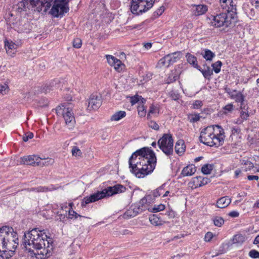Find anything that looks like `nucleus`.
Returning a JSON list of instances; mask_svg holds the SVG:
<instances>
[{"instance_id": "obj_23", "label": "nucleus", "mask_w": 259, "mask_h": 259, "mask_svg": "<svg viewBox=\"0 0 259 259\" xmlns=\"http://www.w3.org/2000/svg\"><path fill=\"white\" fill-rule=\"evenodd\" d=\"M203 68H202L200 66L199 69L198 70L202 73L205 78L209 79L213 74L212 70L208 66L206 65V64H203Z\"/></svg>"}, {"instance_id": "obj_14", "label": "nucleus", "mask_w": 259, "mask_h": 259, "mask_svg": "<svg viewBox=\"0 0 259 259\" xmlns=\"http://www.w3.org/2000/svg\"><path fill=\"white\" fill-rule=\"evenodd\" d=\"M106 58L108 64L110 66H113L117 72H120L124 69L125 65L119 59L112 55H106Z\"/></svg>"}, {"instance_id": "obj_9", "label": "nucleus", "mask_w": 259, "mask_h": 259, "mask_svg": "<svg viewBox=\"0 0 259 259\" xmlns=\"http://www.w3.org/2000/svg\"><path fill=\"white\" fill-rule=\"evenodd\" d=\"M160 149L167 156L173 154L174 140L171 134H164L157 142Z\"/></svg>"}, {"instance_id": "obj_42", "label": "nucleus", "mask_w": 259, "mask_h": 259, "mask_svg": "<svg viewBox=\"0 0 259 259\" xmlns=\"http://www.w3.org/2000/svg\"><path fill=\"white\" fill-rule=\"evenodd\" d=\"M214 225L216 227H221L224 223V219L220 217H215L212 219Z\"/></svg>"}, {"instance_id": "obj_54", "label": "nucleus", "mask_w": 259, "mask_h": 259, "mask_svg": "<svg viewBox=\"0 0 259 259\" xmlns=\"http://www.w3.org/2000/svg\"><path fill=\"white\" fill-rule=\"evenodd\" d=\"M9 91V87L7 85L5 84L0 87V93L2 95L7 94Z\"/></svg>"}, {"instance_id": "obj_34", "label": "nucleus", "mask_w": 259, "mask_h": 259, "mask_svg": "<svg viewBox=\"0 0 259 259\" xmlns=\"http://www.w3.org/2000/svg\"><path fill=\"white\" fill-rule=\"evenodd\" d=\"M158 65L160 67L164 66L168 67L170 65H171L170 63V59H169L168 55L160 59L158 62Z\"/></svg>"}, {"instance_id": "obj_11", "label": "nucleus", "mask_w": 259, "mask_h": 259, "mask_svg": "<svg viewBox=\"0 0 259 259\" xmlns=\"http://www.w3.org/2000/svg\"><path fill=\"white\" fill-rule=\"evenodd\" d=\"M220 7L226 12H231V17L237 14L236 5L233 0H219Z\"/></svg>"}, {"instance_id": "obj_64", "label": "nucleus", "mask_w": 259, "mask_h": 259, "mask_svg": "<svg viewBox=\"0 0 259 259\" xmlns=\"http://www.w3.org/2000/svg\"><path fill=\"white\" fill-rule=\"evenodd\" d=\"M228 215L232 218L238 217L239 215V213L237 211H232L229 213Z\"/></svg>"}, {"instance_id": "obj_29", "label": "nucleus", "mask_w": 259, "mask_h": 259, "mask_svg": "<svg viewBox=\"0 0 259 259\" xmlns=\"http://www.w3.org/2000/svg\"><path fill=\"white\" fill-rule=\"evenodd\" d=\"M126 112L124 111H118L114 113L110 118L111 121H117L124 118L126 116Z\"/></svg>"}, {"instance_id": "obj_19", "label": "nucleus", "mask_w": 259, "mask_h": 259, "mask_svg": "<svg viewBox=\"0 0 259 259\" xmlns=\"http://www.w3.org/2000/svg\"><path fill=\"white\" fill-rule=\"evenodd\" d=\"M57 206L56 205H55L53 206V209L49 208L46 210H43L40 212L39 215L46 219H51L56 214V212L54 211V209H56L55 208Z\"/></svg>"}, {"instance_id": "obj_26", "label": "nucleus", "mask_w": 259, "mask_h": 259, "mask_svg": "<svg viewBox=\"0 0 259 259\" xmlns=\"http://www.w3.org/2000/svg\"><path fill=\"white\" fill-rule=\"evenodd\" d=\"M249 116L247 107L246 105L245 109H241L240 118L236 119L235 123L237 124H241L244 120H247Z\"/></svg>"}, {"instance_id": "obj_21", "label": "nucleus", "mask_w": 259, "mask_h": 259, "mask_svg": "<svg viewBox=\"0 0 259 259\" xmlns=\"http://www.w3.org/2000/svg\"><path fill=\"white\" fill-rule=\"evenodd\" d=\"M175 151L179 155H182L185 151L186 146L183 140H179L176 143Z\"/></svg>"}, {"instance_id": "obj_49", "label": "nucleus", "mask_w": 259, "mask_h": 259, "mask_svg": "<svg viewBox=\"0 0 259 259\" xmlns=\"http://www.w3.org/2000/svg\"><path fill=\"white\" fill-rule=\"evenodd\" d=\"M72 154L74 156H81L82 153L80 150L77 147H73L71 150Z\"/></svg>"}, {"instance_id": "obj_13", "label": "nucleus", "mask_w": 259, "mask_h": 259, "mask_svg": "<svg viewBox=\"0 0 259 259\" xmlns=\"http://www.w3.org/2000/svg\"><path fill=\"white\" fill-rule=\"evenodd\" d=\"M102 103V96L97 94H93L89 99L88 109L90 110L97 109L101 106Z\"/></svg>"}, {"instance_id": "obj_25", "label": "nucleus", "mask_w": 259, "mask_h": 259, "mask_svg": "<svg viewBox=\"0 0 259 259\" xmlns=\"http://www.w3.org/2000/svg\"><path fill=\"white\" fill-rule=\"evenodd\" d=\"M54 159L51 158H42L40 157V160L37 161L36 163L37 166L43 167L52 165L54 164Z\"/></svg>"}, {"instance_id": "obj_32", "label": "nucleus", "mask_w": 259, "mask_h": 259, "mask_svg": "<svg viewBox=\"0 0 259 259\" xmlns=\"http://www.w3.org/2000/svg\"><path fill=\"white\" fill-rule=\"evenodd\" d=\"M59 80L56 79L52 81L49 85L45 86L44 90L46 93L49 92L51 90H54V89H58L60 87L58 83Z\"/></svg>"}, {"instance_id": "obj_59", "label": "nucleus", "mask_w": 259, "mask_h": 259, "mask_svg": "<svg viewBox=\"0 0 259 259\" xmlns=\"http://www.w3.org/2000/svg\"><path fill=\"white\" fill-rule=\"evenodd\" d=\"M213 236V235L212 234V233L211 232H208L205 234L204 237V240L206 242H209L211 240Z\"/></svg>"}, {"instance_id": "obj_28", "label": "nucleus", "mask_w": 259, "mask_h": 259, "mask_svg": "<svg viewBox=\"0 0 259 259\" xmlns=\"http://www.w3.org/2000/svg\"><path fill=\"white\" fill-rule=\"evenodd\" d=\"M187 62L192 65L194 68L197 69H199L200 66L197 64V60L196 57L189 53H187L186 55Z\"/></svg>"}, {"instance_id": "obj_50", "label": "nucleus", "mask_w": 259, "mask_h": 259, "mask_svg": "<svg viewBox=\"0 0 259 259\" xmlns=\"http://www.w3.org/2000/svg\"><path fill=\"white\" fill-rule=\"evenodd\" d=\"M248 255L252 258H259V252L256 250H251L249 252Z\"/></svg>"}, {"instance_id": "obj_37", "label": "nucleus", "mask_w": 259, "mask_h": 259, "mask_svg": "<svg viewBox=\"0 0 259 259\" xmlns=\"http://www.w3.org/2000/svg\"><path fill=\"white\" fill-rule=\"evenodd\" d=\"M165 186L164 184L152 192V195L154 198L158 197L164 193Z\"/></svg>"}, {"instance_id": "obj_8", "label": "nucleus", "mask_w": 259, "mask_h": 259, "mask_svg": "<svg viewBox=\"0 0 259 259\" xmlns=\"http://www.w3.org/2000/svg\"><path fill=\"white\" fill-rule=\"evenodd\" d=\"M155 0H132L131 11L136 15H140L151 9Z\"/></svg>"}, {"instance_id": "obj_51", "label": "nucleus", "mask_w": 259, "mask_h": 259, "mask_svg": "<svg viewBox=\"0 0 259 259\" xmlns=\"http://www.w3.org/2000/svg\"><path fill=\"white\" fill-rule=\"evenodd\" d=\"M82 45V41L80 38H76L73 40V46L75 48L79 49L81 48Z\"/></svg>"}, {"instance_id": "obj_20", "label": "nucleus", "mask_w": 259, "mask_h": 259, "mask_svg": "<svg viewBox=\"0 0 259 259\" xmlns=\"http://www.w3.org/2000/svg\"><path fill=\"white\" fill-rule=\"evenodd\" d=\"M196 171V167L193 164H190L185 167L182 170L181 174L184 177L191 176Z\"/></svg>"}, {"instance_id": "obj_38", "label": "nucleus", "mask_w": 259, "mask_h": 259, "mask_svg": "<svg viewBox=\"0 0 259 259\" xmlns=\"http://www.w3.org/2000/svg\"><path fill=\"white\" fill-rule=\"evenodd\" d=\"M148 210L152 212H157L165 209V205L163 204H160L159 205H155L152 207L147 208Z\"/></svg>"}, {"instance_id": "obj_6", "label": "nucleus", "mask_w": 259, "mask_h": 259, "mask_svg": "<svg viewBox=\"0 0 259 259\" xmlns=\"http://www.w3.org/2000/svg\"><path fill=\"white\" fill-rule=\"evenodd\" d=\"M231 12L224 11L215 16L211 15L207 19V22L210 26L215 28L221 27H228L232 23L236 15L231 17Z\"/></svg>"}, {"instance_id": "obj_7", "label": "nucleus", "mask_w": 259, "mask_h": 259, "mask_svg": "<svg viewBox=\"0 0 259 259\" xmlns=\"http://www.w3.org/2000/svg\"><path fill=\"white\" fill-rule=\"evenodd\" d=\"M151 199V195H146L142 198L139 202L133 204L127 209L123 215V218L128 219L134 217L143 211L147 209L148 200ZM150 203L151 202H148Z\"/></svg>"}, {"instance_id": "obj_10", "label": "nucleus", "mask_w": 259, "mask_h": 259, "mask_svg": "<svg viewBox=\"0 0 259 259\" xmlns=\"http://www.w3.org/2000/svg\"><path fill=\"white\" fill-rule=\"evenodd\" d=\"M56 111L58 115H62L65 124L69 129H72L74 127L75 119L71 108H65L63 105H61L56 108Z\"/></svg>"}, {"instance_id": "obj_46", "label": "nucleus", "mask_w": 259, "mask_h": 259, "mask_svg": "<svg viewBox=\"0 0 259 259\" xmlns=\"http://www.w3.org/2000/svg\"><path fill=\"white\" fill-rule=\"evenodd\" d=\"M5 43L6 49L14 50L17 48V45L13 41H5Z\"/></svg>"}, {"instance_id": "obj_15", "label": "nucleus", "mask_w": 259, "mask_h": 259, "mask_svg": "<svg viewBox=\"0 0 259 259\" xmlns=\"http://www.w3.org/2000/svg\"><path fill=\"white\" fill-rule=\"evenodd\" d=\"M21 163L30 165L33 166H37L36 162L40 160V157L35 155L25 156L21 158Z\"/></svg>"}, {"instance_id": "obj_52", "label": "nucleus", "mask_w": 259, "mask_h": 259, "mask_svg": "<svg viewBox=\"0 0 259 259\" xmlns=\"http://www.w3.org/2000/svg\"><path fill=\"white\" fill-rule=\"evenodd\" d=\"M148 124L149 127L154 130L157 131L159 128L158 124L153 120H150L149 122H148Z\"/></svg>"}, {"instance_id": "obj_12", "label": "nucleus", "mask_w": 259, "mask_h": 259, "mask_svg": "<svg viewBox=\"0 0 259 259\" xmlns=\"http://www.w3.org/2000/svg\"><path fill=\"white\" fill-rule=\"evenodd\" d=\"M53 6L50 13L54 17L62 16L64 13H67L69 10L68 7H65L62 4L57 2L53 3Z\"/></svg>"}, {"instance_id": "obj_55", "label": "nucleus", "mask_w": 259, "mask_h": 259, "mask_svg": "<svg viewBox=\"0 0 259 259\" xmlns=\"http://www.w3.org/2000/svg\"><path fill=\"white\" fill-rule=\"evenodd\" d=\"M33 137V134L31 132L27 133L23 137L24 142H27L29 139H31Z\"/></svg>"}, {"instance_id": "obj_2", "label": "nucleus", "mask_w": 259, "mask_h": 259, "mask_svg": "<svg viewBox=\"0 0 259 259\" xmlns=\"http://www.w3.org/2000/svg\"><path fill=\"white\" fill-rule=\"evenodd\" d=\"M157 159L155 153L147 147L134 152L128 159L130 171L138 178H143L155 169Z\"/></svg>"}, {"instance_id": "obj_3", "label": "nucleus", "mask_w": 259, "mask_h": 259, "mask_svg": "<svg viewBox=\"0 0 259 259\" xmlns=\"http://www.w3.org/2000/svg\"><path fill=\"white\" fill-rule=\"evenodd\" d=\"M225 138L224 129L219 125L208 126L203 129L199 136L200 142L210 147L223 145Z\"/></svg>"}, {"instance_id": "obj_31", "label": "nucleus", "mask_w": 259, "mask_h": 259, "mask_svg": "<svg viewBox=\"0 0 259 259\" xmlns=\"http://www.w3.org/2000/svg\"><path fill=\"white\" fill-rule=\"evenodd\" d=\"M29 24L28 23L24 24L19 23L17 27V31L19 33H29L30 29L29 28Z\"/></svg>"}, {"instance_id": "obj_30", "label": "nucleus", "mask_w": 259, "mask_h": 259, "mask_svg": "<svg viewBox=\"0 0 259 259\" xmlns=\"http://www.w3.org/2000/svg\"><path fill=\"white\" fill-rule=\"evenodd\" d=\"M159 108L157 105L152 104L149 107L148 113L147 114V118L150 119L151 118V115H155L156 116L159 114Z\"/></svg>"}, {"instance_id": "obj_47", "label": "nucleus", "mask_w": 259, "mask_h": 259, "mask_svg": "<svg viewBox=\"0 0 259 259\" xmlns=\"http://www.w3.org/2000/svg\"><path fill=\"white\" fill-rule=\"evenodd\" d=\"M245 164L247 166H243L241 168L242 171L244 172L250 170L254 167L253 163L250 161H247L245 163Z\"/></svg>"}, {"instance_id": "obj_58", "label": "nucleus", "mask_w": 259, "mask_h": 259, "mask_svg": "<svg viewBox=\"0 0 259 259\" xmlns=\"http://www.w3.org/2000/svg\"><path fill=\"white\" fill-rule=\"evenodd\" d=\"M140 96H135L131 98V103L132 105H135L139 101Z\"/></svg>"}, {"instance_id": "obj_16", "label": "nucleus", "mask_w": 259, "mask_h": 259, "mask_svg": "<svg viewBox=\"0 0 259 259\" xmlns=\"http://www.w3.org/2000/svg\"><path fill=\"white\" fill-rule=\"evenodd\" d=\"M69 0H46L44 2V12L46 13L48 10H49L50 7L53 5V2H57L59 4H62L63 6L65 7H68V3Z\"/></svg>"}, {"instance_id": "obj_53", "label": "nucleus", "mask_w": 259, "mask_h": 259, "mask_svg": "<svg viewBox=\"0 0 259 259\" xmlns=\"http://www.w3.org/2000/svg\"><path fill=\"white\" fill-rule=\"evenodd\" d=\"M69 218L72 219L74 217L77 218L78 217H80V215L78 214L75 211L72 209H69L68 210Z\"/></svg>"}, {"instance_id": "obj_18", "label": "nucleus", "mask_w": 259, "mask_h": 259, "mask_svg": "<svg viewBox=\"0 0 259 259\" xmlns=\"http://www.w3.org/2000/svg\"><path fill=\"white\" fill-rule=\"evenodd\" d=\"M210 180L208 178H203L202 177H197L194 178L193 183L195 187H201L209 183Z\"/></svg>"}, {"instance_id": "obj_43", "label": "nucleus", "mask_w": 259, "mask_h": 259, "mask_svg": "<svg viewBox=\"0 0 259 259\" xmlns=\"http://www.w3.org/2000/svg\"><path fill=\"white\" fill-rule=\"evenodd\" d=\"M51 189L45 186H39L35 188H31L30 191H35L37 192H43L50 191Z\"/></svg>"}, {"instance_id": "obj_33", "label": "nucleus", "mask_w": 259, "mask_h": 259, "mask_svg": "<svg viewBox=\"0 0 259 259\" xmlns=\"http://www.w3.org/2000/svg\"><path fill=\"white\" fill-rule=\"evenodd\" d=\"M245 240L244 235L240 234H237L233 236L232 239V242L233 244H242Z\"/></svg>"}, {"instance_id": "obj_57", "label": "nucleus", "mask_w": 259, "mask_h": 259, "mask_svg": "<svg viewBox=\"0 0 259 259\" xmlns=\"http://www.w3.org/2000/svg\"><path fill=\"white\" fill-rule=\"evenodd\" d=\"M231 132H232V134H231V136H235V135H238L240 132H241V130L240 128L237 127H232V129H231Z\"/></svg>"}, {"instance_id": "obj_48", "label": "nucleus", "mask_w": 259, "mask_h": 259, "mask_svg": "<svg viewBox=\"0 0 259 259\" xmlns=\"http://www.w3.org/2000/svg\"><path fill=\"white\" fill-rule=\"evenodd\" d=\"M223 109L225 114L231 112L234 109V106L232 103H229L223 107Z\"/></svg>"}, {"instance_id": "obj_36", "label": "nucleus", "mask_w": 259, "mask_h": 259, "mask_svg": "<svg viewBox=\"0 0 259 259\" xmlns=\"http://www.w3.org/2000/svg\"><path fill=\"white\" fill-rule=\"evenodd\" d=\"M169 59H170V63L171 64L178 61L181 57V53L180 52H176L171 54H168Z\"/></svg>"}, {"instance_id": "obj_63", "label": "nucleus", "mask_w": 259, "mask_h": 259, "mask_svg": "<svg viewBox=\"0 0 259 259\" xmlns=\"http://www.w3.org/2000/svg\"><path fill=\"white\" fill-rule=\"evenodd\" d=\"M170 96L171 98L174 100H177L179 98V95L174 92H171L170 93Z\"/></svg>"}, {"instance_id": "obj_56", "label": "nucleus", "mask_w": 259, "mask_h": 259, "mask_svg": "<svg viewBox=\"0 0 259 259\" xmlns=\"http://www.w3.org/2000/svg\"><path fill=\"white\" fill-rule=\"evenodd\" d=\"M203 105L202 102L200 100H196L193 104L194 109H199Z\"/></svg>"}, {"instance_id": "obj_41", "label": "nucleus", "mask_w": 259, "mask_h": 259, "mask_svg": "<svg viewBox=\"0 0 259 259\" xmlns=\"http://www.w3.org/2000/svg\"><path fill=\"white\" fill-rule=\"evenodd\" d=\"M222 66V63L221 61H218L212 64L211 66L215 73H219L221 71V66Z\"/></svg>"}, {"instance_id": "obj_40", "label": "nucleus", "mask_w": 259, "mask_h": 259, "mask_svg": "<svg viewBox=\"0 0 259 259\" xmlns=\"http://www.w3.org/2000/svg\"><path fill=\"white\" fill-rule=\"evenodd\" d=\"M188 120L191 123H195L199 121L200 119V116L199 114H190L188 116Z\"/></svg>"}, {"instance_id": "obj_24", "label": "nucleus", "mask_w": 259, "mask_h": 259, "mask_svg": "<svg viewBox=\"0 0 259 259\" xmlns=\"http://www.w3.org/2000/svg\"><path fill=\"white\" fill-rule=\"evenodd\" d=\"M231 203V199L228 196L219 199L217 202V206L219 208H223L228 206Z\"/></svg>"}, {"instance_id": "obj_61", "label": "nucleus", "mask_w": 259, "mask_h": 259, "mask_svg": "<svg viewBox=\"0 0 259 259\" xmlns=\"http://www.w3.org/2000/svg\"><path fill=\"white\" fill-rule=\"evenodd\" d=\"M144 25V23L142 22L138 24H135V25L131 26L130 27H131V29H137L138 30H140L143 28Z\"/></svg>"}, {"instance_id": "obj_1", "label": "nucleus", "mask_w": 259, "mask_h": 259, "mask_svg": "<svg viewBox=\"0 0 259 259\" xmlns=\"http://www.w3.org/2000/svg\"><path fill=\"white\" fill-rule=\"evenodd\" d=\"M24 243L31 257L37 259H47L53 253L54 243L52 238L48 237L44 230L33 228L24 233Z\"/></svg>"}, {"instance_id": "obj_35", "label": "nucleus", "mask_w": 259, "mask_h": 259, "mask_svg": "<svg viewBox=\"0 0 259 259\" xmlns=\"http://www.w3.org/2000/svg\"><path fill=\"white\" fill-rule=\"evenodd\" d=\"M149 221L152 225L158 226L162 225V221L156 214H153L149 217Z\"/></svg>"}, {"instance_id": "obj_60", "label": "nucleus", "mask_w": 259, "mask_h": 259, "mask_svg": "<svg viewBox=\"0 0 259 259\" xmlns=\"http://www.w3.org/2000/svg\"><path fill=\"white\" fill-rule=\"evenodd\" d=\"M55 212H56V214L57 215V216H56L57 220H59L60 221H63L65 219L66 214H61V213H60L59 212L56 211H55Z\"/></svg>"}, {"instance_id": "obj_27", "label": "nucleus", "mask_w": 259, "mask_h": 259, "mask_svg": "<svg viewBox=\"0 0 259 259\" xmlns=\"http://www.w3.org/2000/svg\"><path fill=\"white\" fill-rule=\"evenodd\" d=\"M2 233L5 231V233L7 235V238H16V242H18V238L17 237V233L16 232L14 231L13 228H4L2 229Z\"/></svg>"}, {"instance_id": "obj_45", "label": "nucleus", "mask_w": 259, "mask_h": 259, "mask_svg": "<svg viewBox=\"0 0 259 259\" xmlns=\"http://www.w3.org/2000/svg\"><path fill=\"white\" fill-rule=\"evenodd\" d=\"M138 114L140 117H144L146 113V109L144 105L141 104L138 107Z\"/></svg>"}, {"instance_id": "obj_5", "label": "nucleus", "mask_w": 259, "mask_h": 259, "mask_svg": "<svg viewBox=\"0 0 259 259\" xmlns=\"http://www.w3.org/2000/svg\"><path fill=\"white\" fill-rule=\"evenodd\" d=\"M3 228H0V233H2ZM15 240L16 238H7L0 234V256L3 259H8L15 253L18 242Z\"/></svg>"}, {"instance_id": "obj_39", "label": "nucleus", "mask_w": 259, "mask_h": 259, "mask_svg": "<svg viewBox=\"0 0 259 259\" xmlns=\"http://www.w3.org/2000/svg\"><path fill=\"white\" fill-rule=\"evenodd\" d=\"M202 56L204 59L207 61H211L212 59L215 57V54L212 51L206 49L204 51V53L202 54Z\"/></svg>"}, {"instance_id": "obj_4", "label": "nucleus", "mask_w": 259, "mask_h": 259, "mask_svg": "<svg viewBox=\"0 0 259 259\" xmlns=\"http://www.w3.org/2000/svg\"><path fill=\"white\" fill-rule=\"evenodd\" d=\"M126 188L120 184H117L112 187H108L101 191H98L90 196L84 197L81 200V206L84 207L90 203L96 202L106 196H111L114 194L124 192Z\"/></svg>"}, {"instance_id": "obj_22", "label": "nucleus", "mask_w": 259, "mask_h": 259, "mask_svg": "<svg viewBox=\"0 0 259 259\" xmlns=\"http://www.w3.org/2000/svg\"><path fill=\"white\" fill-rule=\"evenodd\" d=\"M231 98L234 99L236 102L240 103V109H245L246 105L244 104V96L241 93L238 92L236 94H233Z\"/></svg>"}, {"instance_id": "obj_62", "label": "nucleus", "mask_w": 259, "mask_h": 259, "mask_svg": "<svg viewBox=\"0 0 259 259\" xmlns=\"http://www.w3.org/2000/svg\"><path fill=\"white\" fill-rule=\"evenodd\" d=\"M224 90L226 93H227L228 95H229L230 98L231 97V96L233 95V92H237L236 90H234L233 92H232L231 89L228 88L227 86H226L224 88Z\"/></svg>"}, {"instance_id": "obj_44", "label": "nucleus", "mask_w": 259, "mask_h": 259, "mask_svg": "<svg viewBox=\"0 0 259 259\" xmlns=\"http://www.w3.org/2000/svg\"><path fill=\"white\" fill-rule=\"evenodd\" d=\"M212 169V165L209 164L204 165L201 168L202 173L205 175L210 174Z\"/></svg>"}, {"instance_id": "obj_17", "label": "nucleus", "mask_w": 259, "mask_h": 259, "mask_svg": "<svg viewBox=\"0 0 259 259\" xmlns=\"http://www.w3.org/2000/svg\"><path fill=\"white\" fill-rule=\"evenodd\" d=\"M193 14L199 16L205 14L207 11V7L204 5H194L193 7Z\"/></svg>"}]
</instances>
